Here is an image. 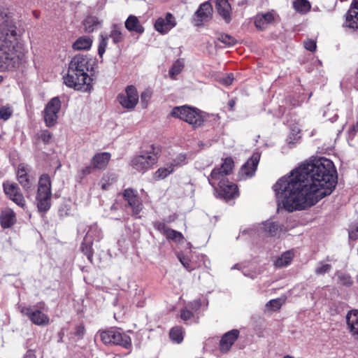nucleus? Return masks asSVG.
I'll list each match as a JSON object with an SVG mask.
<instances>
[{
	"instance_id": "obj_1",
	"label": "nucleus",
	"mask_w": 358,
	"mask_h": 358,
	"mask_svg": "<svg viewBox=\"0 0 358 358\" xmlns=\"http://www.w3.org/2000/svg\"><path fill=\"white\" fill-rule=\"evenodd\" d=\"M337 183L334 163L324 157L302 164L273 185L279 203L289 212L303 210L331 194Z\"/></svg>"
},
{
	"instance_id": "obj_2",
	"label": "nucleus",
	"mask_w": 358,
	"mask_h": 358,
	"mask_svg": "<svg viewBox=\"0 0 358 358\" xmlns=\"http://www.w3.org/2000/svg\"><path fill=\"white\" fill-rule=\"evenodd\" d=\"M17 27L11 14L0 9V71L15 69L22 64L24 53L17 43Z\"/></svg>"
},
{
	"instance_id": "obj_3",
	"label": "nucleus",
	"mask_w": 358,
	"mask_h": 358,
	"mask_svg": "<svg viewBox=\"0 0 358 358\" xmlns=\"http://www.w3.org/2000/svg\"><path fill=\"white\" fill-rule=\"evenodd\" d=\"M95 64L94 59L87 55H76L69 64L66 75L63 76L64 83L76 90L90 91L92 80L88 73L94 71Z\"/></svg>"
},
{
	"instance_id": "obj_4",
	"label": "nucleus",
	"mask_w": 358,
	"mask_h": 358,
	"mask_svg": "<svg viewBox=\"0 0 358 358\" xmlns=\"http://www.w3.org/2000/svg\"><path fill=\"white\" fill-rule=\"evenodd\" d=\"M159 155V148L151 145L147 150H143L140 155L134 157L130 165L136 171L145 173L157 162Z\"/></svg>"
},
{
	"instance_id": "obj_5",
	"label": "nucleus",
	"mask_w": 358,
	"mask_h": 358,
	"mask_svg": "<svg viewBox=\"0 0 358 358\" xmlns=\"http://www.w3.org/2000/svg\"><path fill=\"white\" fill-rule=\"evenodd\" d=\"M171 115L187 122L194 128L201 126L204 122L203 113L200 110L187 105L174 107Z\"/></svg>"
},
{
	"instance_id": "obj_6",
	"label": "nucleus",
	"mask_w": 358,
	"mask_h": 358,
	"mask_svg": "<svg viewBox=\"0 0 358 358\" xmlns=\"http://www.w3.org/2000/svg\"><path fill=\"white\" fill-rule=\"evenodd\" d=\"M51 180L48 174H43L38 181L36 197V205L40 212L48 211L51 206Z\"/></svg>"
},
{
	"instance_id": "obj_7",
	"label": "nucleus",
	"mask_w": 358,
	"mask_h": 358,
	"mask_svg": "<svg viewBox=\"0 0 358 358\" xmlns=\"http://www.w3.org/2000/svg\"><path fill=\"white\" fill-rule=\"evenodd\" d=\"M98 336L104 344L119 345L126 349L131 347V338L121 333L118 329L111 328L107 330H99L96 334V336Z\"/></svg>"
},
{
	"instance_id": "obj_8",
	"label": "nucleus",
	"mask_w": 358,
	"mask_h": 358,
	"mask_svg": "<svg viewBox=\"0 0 358 358\" xmlns=\"http://www.w3.org/2000/svg\"><path fill=\"white\" fill-rule=\"evenodd\" d=\"M101 40L99 42L98 48V54L101 57L106 51V48L108 44V40L111 38L114 44L121 43L124 40V35L122 33L121 27L117 24H113L111 26V30L110 34H101Z\"/></svg>"
},
{
	"instance_id": "obj_9",
	"label": "nucleus",
	"mask_w": 358,
	"mask_h": 358,
	"mask_svg": "<svg viewBox=\"0 0 358 358\" xmlns=\"http://www.w3.org/2000/svg\"><path fill=\"white\" fill-rule=\"evenodd\" d=\"M234 168V161L231 158H226L221 165L220 168H215L210 175L208 177L209 183L214 188H216L217 181L218 180L226 179L225 176L229 175Z\"/></svg>"
},
{
	"instance_id": "obj_10",
	"label": "nucleus",
	"mask_w": 358,
	"mask_h": 358,
	"mask_svg": "<svg viewBox=\"0 0 358 358\" xmlns=\"http://www.w3.org/2000/svg\"><path fill=\"white\" fill-rule=\"evenodd\" d=\"M60 108L61 101L58 97L52 98L47 103L43 111V118L47 127H52L57 123V113Z\"/></svg>"
},
{
	"instance_id": "obj_11",
	"label": "nucleus",
	"mask_w": 358,
	"mask_h": 358,
	"mask_svg": "<svg viewBox=\"0 0 358 358\" xmlns=\"http://www.w3.org/2000/svg\"><path fill=\"white\" fill-rule=\"evenodd\" d=\"M138 98L137 90L133 85L128 86L124 93L120 94L117 96L121 106L127 109H133L136 106Z\"/></svg>"
},
{
	"instance_id": "obj_12",
	"label": "nucleus",
	"mask_w": 358,
	"mask_h": 358,
	"mask_svg": "<svg viewBox=\"0 0 358 358\" xmlns=\"http://www.w3.org/2000/svg\"><path fill=\"white\" fill-rule=\"evenodd\" d=\"M123 196L127 202V206L131 208L133 216L136 218H140L139 213L143 210V205L136 192L130 188L126 189L124 191Z\"/></svg>"
},
{
	"instance_id": "obj_13",
	"label": "nucleus",
	"mask_w": 358,
	"mask_h": 358,
	"mask_svg": "<svg viewBox=\"0 0 358 358\" xmlns=\"http://www.w3.org/2000/svg\"><path fill=\"white\" fill-rule=\"evenodd\" d=\"M176 24V17L171 13H166L165 17H160L156 20L154 27L157 31L162 34H166Z\"/></svg>"
},
{
	"instance_id": "obj_14",
	"label": "nucleus",
	"mask_w": 358,
	"mask_h": 358,
	"mask_svg": "<svg viewBox=\"0 0 358 358\" xmlns=\"http://www.w3.org/2000/svg\"><path fill=\"white\" fill-rule=\"evenodd\" d=\"M3 190L5 194L17 206L24 208L25 200L21 193L20 188L17 184L10 182L3 183Z\"/></svg>"
},
{
	"instance_id": "obj_15",
	"label": "nucleus",
	"mask_w": 358,
	"mask_h": 358,
	"mask_svg": "<svg viewBox=\"0 0 358 358\" xmlns=\"http://www.w3.org/2000/svg\"><path fill=\"white\" fill-rule=\"evenodd\" d=\"M153 227L156 230L165 236L168 240H171L176 243H180L184 240L182 233L169 228L164 222H154Z\"/></svg>"
},
{
	"instance_id": "obj_16",
	"label": "nucleus",
	"mask_w": 358,
	"mask_h": 358,
	"mask_svg": "<svg viewBox=\"0 0 358 358\" xmlns=\"http://www.w3.org/2000/svg\"><path fill=\"white\" fill-rule=\"evenodd\" d=\"M213 8L209 1L201 3L194 16V24L196 27L202 25L203 22L209 20L212 17Z\"/></svg>"
},
{
	"instance_id": "obj_17",
	"label": "nucleus",
	"mask_w": 358,
	"mask_h": 358,
	"mask_svg": "<svg viewBox=\"0 0 358 358\" xmlns=\"http://www.w3.org/2000/svg\"><path fill=\"white\" fill-rule=\"evenodd\" d=\"M21 313L27 316L35 324L43 326L49 323V317L47 315L38 310H33L31 307H23Z\"/></svg>"
},
{
	"instance_id": "obj_18",
	"label": "nucleus",
	"mask_w": 358,
	"mask_h": 358,
	"mask_svg": "<svg viewBox=\"0 0 358 358\" xmlns=\"http://www.w3.org/2000/svg\"><path fill=\"white\" fill-rule=\"evenodd\" d=\"M260 159V153L255 152L250 158L242 166L240 175L243 178L252 177L257 168Z\"/></svg>"
},
{
	"instance_id": "obj_19",
	"label": "nucleus",
	"mask_w": 358,
	"mask_h": 358,
	"mask_svg": "<svg viewBox=\"0 0 358 358\" xmlns=\"http://www.w3.org/2000/svg\"><path fill=\"white\" fill-rule=\"evenodd\" d=\"M220 187V195L225 199H230L238 194L237 186L227 179L218 180L216 186Z\"/></svg>"
},
{
	"instance_id": "obj_20",
	"label": "nucleus",
	"mask_w": 358,
	"mask_h": 358,
	"mask_svg": "<svg viewBox=\"0 0 358 358\" xmlns=\"http://www.w3.org/2000/svg\"><path fill=\"white\" fill-rule=\"evenodd\" d=\"M346 322L352 336L358 341V310H352L348 313Z\"/></svg>"
},
{
	"instance_id": "obj_21",
	"label": "nucleus",
	"mask_w": 358,
	"mask_h": 358,
	"mask_svg": "<svg viewBox=\"0 0 358 358\" xmlns=\"http://www.w3.org/2000/svg\"><path fill=\"white\" fill-rule=\"evenodd\" d=\"M238 335L239 331L237 329L231 330L224 334L220 342V350L222 352H227L229 351L231 345L237 340Z\"/></svg>"
},
{
	"instance_id": "obj_22",
	"label": "nucleus",
	"mask_w": 358,
	"mask_h": 358,
	"mask_svg": "<svg viewBox=\"0 0 358 358\" xmlns=\"http://www.w3.org/2000/svg\"><path fill=\"white\" fill-rule=\"evenodd\" d=\"M111 155L109 152H103L96 154L91 159V165L94 169H105L110 159Z\"/></svg>"
},
{
	"instance_id": "obj_23",
	"label": "nucleus",
	"mask_w": 358,
	"mask_h": 358,
	"mask_svg": "<svg viewBox=\"0 0 358 358\" xmlns=\"http://www.w3.org/2000/svg\"><path fill=\"white\" fill-rule=\"evenodd\" d=\"M344 25L353 29H358V4L352 2L350 9L345 14Z\"/></svg>"
},
{
	"instance_id": "obj_24",
	"label": "nucleus",
	"mask_w": 358,
	"mask_h": 358,
	"mask_svg": "<svg viewBox=\"0 0 358 358\" xmlns=\"http://www.w3.org/2000/svg\"><path fill=\"white\" fill-rule=\"evenodd\" d=\"M16 222V216L14 211L10 208L3 210L0 215V224L2 228L8 229L11 227Z\"/></svg>"
},
{
	"instance_id": "obj_25",
	"label": "nucleus",
	"mask_w": 358,
	"mask_h": 358,
	"mask_svg": "<svg viewBox=\"0 0 358 358\" xmlns=\"http://www.w3.org/2000/svg\"><path fill=\"white\" fill-rule=\"evenodd\" d=\"M273 21V14L271 12H267L257 15L255 18V24L258 29L264 30Z\"/></svg>"
},
{
	"instance_id": "obj_26",
	"label": "nucleus",
	"mask_w": 358,
	"mask_h": 358,
	"mask_svg": "<svg viewBox=\"0 0 358 358\" xmlns=\"http://www.w3.org/2000/svg\"><path fill=\"white\" fill-rule=\"evenodd\" d=\"M125 28L129 31H134L141 34L144 32L145 29L141 24L138 18L133 15H129L124 22Z\"/></svg>"
},
{
	"instance_id": "obj_27",
	"label": "nucleus",
	"mask_w": 358,
	"mask_h": 358,
	"mask_svg": "<svg viewBox=\"0 0 358 358\" xmlns=\"http://www.w3.org/2000/svg\"><path fill=\"white\" fill-rule=\"evenodd\" d=\"M215 7L218 13L225 20H227L230 15L231 6L228 0H216Z\"/></svg>"
},
{
	"instance_id": "obj_28",
	"label": "nucleus",
	"mask_w": 358,
	"mask_h": 358,
	"mask_svg": "<svg viewBox=\"0 0 358 358\" xmlns=\"http://www.w3.org/2000/svg\"><path fill=\"white\" fill-rule=\"evenodd\" d=\"M92 44V40L89 36H82L78 38L73 44V48L75 50H89Z\"/></svg>"
},
{
	"instance_id": "obj_29",
	"label": "nucleus",
	"mask_w": 358,
	"mask_h": 358,
	"mask_svg": "<svg viewBox=\"0 0 358 358\" xmlns=\"http://www.w3.org/2000/svg\"><path fill=\"white\" fill-rule=\"evenodd\" d=\"M101 22L94 16L87 17L83 22L84 28L86 32L91 33L98 29Z\"/></svg>"
},
{
	"instance_id": "obj_30",
	"label": "nucleus",
	"mask_w": 358,
	"mask_h": 358,
	"mask_svg": "<svg viewBox=\"0 0 358 358\" xmlns=\"http://www.w3.org/2000/svg\"><path fill=\"white\" fill-rule=\"evenodd\" d=\"M294 257V253L291 250H288L283 254L281 255V256L278 257V259L275 260L274 264L276 267H284L289 265Z\"/></svg>"
},
{
	"instance_id": "obj_31",
	"label": "nucleus",
	"mask_w": 358,
	"mask_h": 358,
	"mask_svg": "<svg viewBox=\"0 0 358 358\" xmlns=\"http://www.w3.org/2000/svg\"><path fill=\"white\" fill-rule=\"evenodd\" d=\"M262 225L260 227L262 233L264 232L269 236H275L278 230V224L271 220L263 222Z\"/></svg>"
},
{
	"instance_id": "obj_32",
	"label": "nucleus",
	"mask_w": 358,
	"mask_h": 358,
	"mask_svg": "<svg viewBox=\"0 0 358 358\" xmlns=\"http://www.w3.org/2000/svg\"><path fill=\"white\" fill-rule=\"evenodd\" d=\"M173 171V166H172V165H171L170 163H167L166 164H165L164 166L160 167L155 171L154 178L156 180H162L166 178Z\"/></svg>"
},
{
	"instance_id": "obj_33",
	"label": "nucleus",
	"mask_w": 358,
	"mask_h": 358,
	"mask_svg": "<svg viewBox=\"0 0 358 358\" xmlns=\"http://www.w3.org/2000/svg\"><path fill=\"white\" fill-rule=\"evenodd\" d=\"M293 7L296 12L306 14L310 10L311 6L308 0H294Z\"/></svg>"
},
{
	"instance_id": "obj_34",
	"label": "nucleus",
	"mask_w": 358,
	"mask_h": 358,
	"mask_svg": "<svg viewBox=\"0 0 358 358\" xmlns=\"http://www.w3.org/2000/svg\"><path fill=\"white\" fill-rule=\"evenodd\" d=\"M172 166H173V169L182 166L187 163V155L185 153H180L176 156V157L173 159L172 162H169Z\"/></svg>"
},
{
	"instance_id": "obj_35",
	"label": "nucleus",
	"mask_w": 358,
	"mask_h": 358,
	"mask_svg": "<svg viewBox=\"0 0 358 358\" xmlns=\"http://www.w3.org/2000/svg\"><path fill=\"white\" fill-rule=\"evenodd\" d=\"M92 241H87V237L85 238L84 241L81 244V250L85 255L87 256L88 260L92 262L93 252L92 248Z\"/></svg>"
},
{
	"instance_id": "obj_36",
	"label": "nucleus",
	"mask_w": 358,
	"mask_h": 358,
	"mask_svg": "<svg viewBox=\"0 0 358 358\" xmlns=\"http://www.w3.org/2000/svg\"><path fill=\"white\" fill-rule=\"evenodd\" d=\"M336 275L338 277V282L342 285L346 287H350L353 284V280H352L350 275L343 273L341 271H337Z\"/></svg>"
},
{
	"instance_id": "obj_37",
	"label": "nucleus",
	"mask_w": 358,
	"mask_h": 358,
	"mask_svg": "<svg viewBox=\"0 0 358 358\" xmlns=\"http://www.w3.org/2000/svg\"><path fill=\"white\" fill-rule=\"evenodd\" d=\"M184 68V62L182 59L176 60L172 65L169 71V74L172 78L178 75Z\"/></svg>"
},
{
	"instance_id": "obj_38",
	"label": "nucleus",
	"mask_w": 358,
	"mask_h": 358,
	"mask_svg": "<svg viewBox=\"0 0 358 358\" xmlns=\"http://www.w3.org/2000/svg\"><path fill=\"white\" fill-rule=\"evenodd\" d=\"M170 338L178 343L182 342L183 340L182 328L179 327L172 328L170 331Z\"/></svg>"
},
{
	"instance_id": "obj_39",
	"label": "nucleus",
	"mask_w": 358,
	"mask_h": 358,
	"mask_svg": "<svg viewBox=\"0 0 358 358\" xmlns=\"http://www.w3.org/2000/svg\"><path fill=\"white\" fill-rule=\"evenodd\" d=\"M218 40L227 46L234 45L237 42L233 36L225 34H221L218 37Z\"/></svg>"
},
{
	"instance_id": "obj_40",
	"label": "nucleus",
	"mask_w": 358,
	"mask_h": 358,
	"mask_svg": "<svg viewBox=\"0 0 358 358\" xmlns=\"http://www.w3.org/2000/svg\"><path fill=\"white\" fill-rule=\"evenodd\" d=\"M17 180L27 193L33 190L32 182L27 176L25 177L21 176L20 178L17 179Z\"/></svg>"
},
{
	"instance_id": "obj_41",
	"label": "nucleus",
	"mask_w": 358,
	"mask_h": 358,
	"mask_svg": "<svg viewBox=\"0 0 358 358\" xmlns=\"http://www.w3.org/2000/svg\"><path fill=\"white\" fill-rule=\"evenodd\" d=\"M13 114V109L10 106H3L0 108V119L8 120Z\"/></svg>"
},
{
	"instance_id": "obj_42",
	"label": "nucleus",
	"mask_w": 358,
	"mask_h": 358,
	"mask_svg": "<svg viewBox=\"0 0 358 358\" xmlns=\"http://www.w3.org/2000/svg\"><path fill=\"white\" fill-rule=\"evenodd\" d=\"M152 92L150 90H145L141 94V101L143 108L148 106V102L152 97Z\"/></svg>"
},
{
	"instance_id": "obj_43",
	"label": "nucleus",
	"mask_w": 358,
	"mask_h": 358,
	"mask_svg": "<svg viewBox=\"0 0 358 358\" xmlns=\"http://www.w3.org/2000/svg\"><path fill=\"white\" fill-rule=\"evenodd\" d=\"M299 134H300L299 129H297V130L292 129V132L289 134V135L288 136V137L287 138V143L289 144H294V143H296L301 138V136Z\"/></svg>"
},
{
	"instance_id": "obj_44",
	"label": "nucleus",
	"mask_w": 358,
	"mask_h": 358,
	"mask_svg": "<svg viewBox=\"0 0 358 358\" xmlns=\"http://www.w3.org/2000/svg\"><path fill=\"white\" fill-rule=\"evenodd\" d=\"M331 269V266L329 264L320 263V265L315 268V273L317 275H324L329 272Z\"/></svg>"
},
{
	"instance_id": "obj_45",
	"label": "nucleus",
	"mask_w": 358,
	"mask_h": 358,
	"mask_svg": "<svg viewBox=\"0 0 358 358\" xmlns=\"http://www.w3.org/2000/svg\"><path fill=\"white\" fill-rule=\"evenodd\" d=\"M178 257L180 263L187 270L190 271L194 269V267L192 266L191 261L188 257L182 255H178Z\"/></svg>"
},
{
	"instance_id": "obj_46",
	"label": "nucleus",
	"mask_w": 358,
	"mask_h": 358,
	"mask_svg": "<svg viewBox=\"0 0 358 358\" xmlns=\"http://www.w3.org/2000/svg\"><path fill=\"white\" fill-rule=\"evenodd\" d=\"M282 306V300L280 299H275L270 300L266 305L267 308H269L273 310L279 309Z\"/></svg>"
},
{
	"instance_id": "obj_47",
	"label": "nucleus",
	"mask_w": 358,
	"mask_h": 358,
	"mask_svg": "<svg viewBox=\"0 0 358 358\" xmlns=\"http://www.w3.org/2000/svg\"><path fill=\"white\" fill-rule=\"evenodd\" d=\"M52 138V134L48 130L42 131L39 136V138L45 143H49L51 141Z\"/></svg>"
},
{
	"instance_id": "obj_48",
	"label": "nucleus",
	"mask_w": 358,
	"mask_h": 358,
	"mask_svg": "<svg viewBox=\"0 0 358 358\" xmlns=\"http://www.w3.org/2000/svg\"><path fill=\"white\" fill-rule=\"evenodd\" d=\"M304 47L306 50L313 52L316 49V43L312 39H308L304 41Z\"/></svg>"
},
{
	"instance_id": "obj_49",
	"label": "nucleus",
	"mask_w": 358,
	"mask_h": 358,
	"mask_svg": "<svg viewBox=\"0 0 358 358\" xmlns=\"http://www.w3.org/2000/svg\"><path fill=\"white\" fill-rule=\"evenodd\" d=\"M193 317V313L187 310V308H183L180 312V317L182 320L187 321L191 319Z\"/></svg>"
},
{
	"instance_id": "obj_50",
	"label": "nucleus",
	"mask_w": 358,
	"mask_h": 358,
	"mask_svg": "<svg viewBox=\"0 0 358 358\" xmlns=\"http://www.w3.org/2000/svg\"><path fill=\"white\" fill-rule=\"evenodd\" d=\"M358 132V120L348 129V138H353Z\"/></svg>"
},
{
	"instance_id": "obj_51",
	"label": "nucleus",
	"mask_w": 358,
	"mask_h": 358,
	"mask_svg": "<svg viewBox=\"0 0 358 358\" xmlns=\"http://www.w3.org/2000/svg\"><path fill=\"white\" fill-rule=\"evenodd\" d=\"M201 306V302L199 299H195L193 301L190 302L189 304V306L193 310H197L200 308Z\"/></svg>"
},
{
	"instance_id": "obj_52",
	"label": "nucleus",
	"mask_w": 358,
	"mask_h": 358,
	"mask_svg": "<svg viewBox=\"0 0 358 358\" xmlns=\"http://www.w3.org/2000/svg\"><path fill=\"white\" fill-rule=\"evenodd\" d=\"M349 238L352 240H356L358 238V227L355 228H351L349 231Z\"/></svg>"
},
{
	"instance_id": "obj_53",
	"label": "nucleus",
	"mask_w": 358,
	"mask_h": 358,
	"mask_svg": "<svg viewBox=\"0 0 358 358\" xmlns=\"http://www.w3.org/2000/svg\"><path fill=\"white\" fill-rule=\"evenodd\" d=\"M94 169L92 165L85 166V168L82 169L79 172L81 175V177L83 178L92 173V170Z\"/></svg>"
},
{
	"instance_id": "obj_54",
	"label": "nucleus",
	"mask_w": 358,
	"mask_h": 358,
	"mask_svg": "<svg viewBox=\"0 0 358 358\" xmlns=\"http://www.w3.org/2000/svg\"><path fill=\"white\" fill-rule=\"evenodd\" d=\"M25 177L27 176L25 167L23 165H20L18 166L17 177V179L20 178V176Z\"/></svg>"
},
{
	"instance_id": "obj_55",
	"label": "nucleus",
	"mask_w": 358,
	"mask_h": 358,
	"mask_svg": "<svg viewBox=\"0 0 358 358\" xmlns=\"http://www.w3.org/2000/svg\"><path fill=\"white\" fill-rule=\"evenodd\" d=\"M234 80V77L232 74L228 75L227 76L223 78L222 79V83L224 85H230Z\"/></svg>"
},
{
	"instance_id": "obj_56",
	"label": "nucleus",
	"mask_w": 358,
	"mask_h": 358,
	"mask_svg": "<svg viewBox=\"0 0 358 358\" xmlns=\"http://www.w3.org/2000/svg\"><path fill=\"white\" fill-rule=\"evenodd\" d=\"M85 334V328L83 326H78L77 328H76V334L78 336H83Z\"/></svg>"
},
{
	"instance_id": "obj_57",
	"label": "nucleus",
	"mask_w": 358,
	"mask_h": 358,
	"mask_svg": "<svg viewBox=\"0 0 358 358\" xmlns=\"http://www.w3.org/2000/svg\"><path fill=\"white\" fill-rule=\"evenodd\" d=\"M23 358H36V355L33 350H29L27 351Z\"/></svg>"
},
{
	"instance_id": "obj_58",
	"label": "nucleus",
	"mask_w": 358,
	"mask_h": 358,
	"mask_svg": "<svg viewBox=\"0 0 358 358\" xmlns=\"http://www.w3.org/2000/svg\"><path fill=\"white\" fill-rule=\"evenodd\" d=\"M97 231V238H99L101 237V231H99V230L98 229V227L96 224L93 225V226H91L90 227V229L88 231V233L87 234V236L90 234V233H92L93 231Z\"/></svg>"
},
{
	"instance_id": "obj_59",
	"label": "nucleus",
	"mask_w": 358,
	"mask_h": 358,
	"mask_svg": "<svg viewBox=\"0 0 358 358\" xmlns=\"http://www.w3.org/2000/svg\"><path fill=\"white\" fill-rule=\"evenodd\" d=\"M235 105H236V101L234 99L229 100V101L228 103V106H229L230 110H233Z\"/></svg>"
},
{
	"instance_id": "obj_60",
	"label": "nucleus",
	"mask_w": 358,
	"mask_h": 358,
	"mask_svg": "<svg viewBox=\"0 0 358 358\" xmlns=\"http://www.w3.org/2000/svg\"><path fill=\"white\" fill-rule=\"evenodd\" d=\"M106 188H107V185H106V184H103V185H102V189H106Z\"/></svg>"
},
{
	"instance_id": "obj_61",
	"label": "nucleus",
	"mask_w": 358,
	"mask_h": 358,
	"mask_svg": "<svg viewBox=\"0 0 358 358\" xmlns=\"http://www.w3.org/2000/svg\"><path fill=\"white\" fill-rule=\"evenodd\" d=\"M352 2L355 3V4H358V0H353Z\"/></svg>"
},
{
	"instance_id": "obj_62",
	"label": "nucleus",
	"mask_w": 358,
	"mask_h": 358,
	"mask_svg": "<svg viewBox=\"0 0 358 358\" xmlns=\"http://www.w3.org/2000/svg\"><path fill=\"white\" fill-rule=\"evenodd\" d=\"M3 80V77L1 76H0V82H1Z\"/></svg>"
},
{
	"instance_id": "obj_63",
	"label": "nucleus",
	"mask_w": 358,
	"mask_h": 358,
	"mask_svg": "<svg viewBox=\"0 0 358 358\" xmlns=\"http://www.w3.org/2000/svg\"><path fill=\"white\" fill-rule=\"evenodd\" d=\"M357 282H358V274H357Z\"/></svg>"
},
{
	"instance_id": "obj_64",
	"label": "nucleus",
	"mask_w": 358,
	"mask_h": 358,
	"mask_svg": "<svg viewBox=\"0 0 358 358\" xmlns=\"http://www.w3.org/2000/svg\"><path fill=\"white\" fill-rule=\"evenodd\" d=\"M357 73H358V69H357Z\"/></svg>"
}]
</instances>
